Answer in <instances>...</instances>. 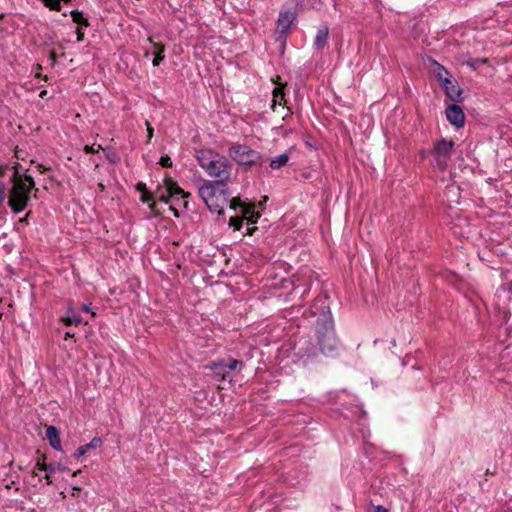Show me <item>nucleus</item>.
Segmentation results:
<instances>
[{"label":"nucleus","mask_w":512,"mask_h":512,"mask_svg":"<svg viewBox=\"0 0 512 512\" xmlns=\"http://www.w3.org/2000/svg\"><path fill=\"white\" fill-rule=\"evenodd\" d=\"M45 7L52 11H61V4L59 0H41Z\"/></svg>","instance_id":"nucleus-27"},{"label":"nucleus","mask_w":512,"mask_h":512,"mask_svg":"<svg viewBox=\"0 0 512 512\" xmlns=\"http://www.w3.org/2000/svg\"><path fill=\"white\" fill-rule=\"evenodd\" d=\"M44 460H45V456H42V460L39 459L36 462L35 469H37L39 471H45V479H46L48 485L52 484L51 476L55 473V471L64 472V471L68 470L67 467L61 465L60 463L59 464H54V463L46 464L44 462Z\"/></svg>","instance_id":"nucleus-8"},{"label":"nucleus","mask_w":512,"mask_h":512,"mask_svg":"<svg viewBox=\"0 0 512 512\" xmlns=\"http://www.w3.org/2000/svg\"><path fill=\"white\" fill-rule=\"evenodd\" d=\"M294 20L295 14L292 11H281L276 22L277 31L280 32L281 34H286L289 31Z\"/></svg>","instance_id":"nucleus-10"},{"label":"nucleus","mask_w":512,"mask_h":512,"mask_svg":"<svg viewBox=\"0 0 512 512\" xmlns=\"http://www.w3.org/2000/svg\"><path fill=\"white\" fill-rule=\"evenodd\" d=\"M314 308L321 310L315 323V337L319 351L325 356L334 357L338 354L340 341L335 332L334 319L326 296L318 297Z\"/></svg>","instance_id":"nucleus-1"},{"label":"nucleus","mask_w":512,"mask_h":512,"mask_svg":"<svg viewBox=\"0 0 512 512\" xmlns=\"http://www.w3.org/2000/svg\"><path fill=\"white\" fill-rule=\"evenodd\" d=\"M458 190L459 188L455 185H449L446 187V191H445V194L446 195H454V196H458Z\"/></svg>","instance_id":"nucleus-31"},{"label":"nucleus","mask_w":512,"mask_h":512,"mask_svg":"<svg viewBox=\"0 0 512 512\" xmlns=\"http://www.w3.org/2000/svg\"><path fill=\"white\" fill-rule=\"evenodd\" d=\"M446 118L451 125L461 128L465 124V115L462 108L457 104H450L445 110Z\"/></svg>","instance_id":"nucleus-7"},{"label":"nucleus","mask_w":512,"mask_h":512,"mask_svg":"<svg viewBox=\"0 0 512 512\" xmlns=\"http://www.w3.org/2000/svg\"><path fill=\"white\" fill-rule=\"evenodd\" d=\"M70 15L72 17L73 22L79 25L78 27H88L90 25L88 19L84 17L83 12L78 10H72L70 11Z\"/></svg>","instance_id":"nucleus-24"},{"label":"nucleus","mask_w":512,"mask_h":512,"mask_svg":"<svg viewBox=\"0 0 512 512\" xmlns=\"http://www.w3.org/2000/svg\"><path fill=\"white\" fill-rule=\"evenodd\" d=\"M228 155L239 166L249 169L253 166L263 164V155L245 144H235L229 147Z\"/></svg>","instance_id":"nucleus-5"},{"label":"nucleus","mask_w":512,"mask_h":512,"mask_svg":"<svg viewBox=\"0 0 512 512\" xmlns=\"http://www.w3.org/2000/svg\"><path fill=\"white\" fill-rule=\"evenodd\" d=\"M159 164L162 165L163 167L170 168L172 167V160L168 155H163L160 158Z\"/></svg>","instance_id":"nucleus-30"},{"label":"nucleus","mask_w":512,"mask_h":512,"mask_svg":"<svg viewBox=\"0 0 512 512\" xmlns=\"http://www.w3.org/2000/svg\"><path fill=\"white\" fill-rule=\"evenodd\" d=\"M77 42H82L84 40V31L82 27L76 28Z\"/></svg>","instance_id":"nucleus-34"},{"label":"nucleus","mask_w":512,"mask_h":512,"mask_svg":"<svg viewBox=\"0 0 512 512\" xmlns=\"http://www.w3.org/2000/svg\"><path fill=\"white\" fill-rule=\"evenodd\" d=\"M137 189H138V191H140L142 194L147 192V190H146V185H145L144 183H138V184H137Z\"/></svg>","instance_id":"nucleus-37"},{"label":"nucleus","mask_w":512,"mask_h":512,"mask_svg":"<svg viewBox=\"0 0 512 512\" xmlns=\"http://www.w3.org/2000/svg\"><path fill=\"white\" fill-rule=\"evenodd\" d=\"M242 216L247 219L248 224H255L259 219L260 214L254 210L253 206L247 205L242 208Z\"/></svg>","instance_id":"nucleus-23"},{"label":"nucleus","mask_w":512,"mask_h":512,"mask_svg":"<svg viewBox=\"0 0 512 512\" xmlns=\"http://www.w3.org/2000/svg\"><path fill=\"white\" fill-rule=\"evenodd\" d=\"M102 445V439L100 437H94L89 443L78 447L74 453L76 459L84 456L89 450L97 449Z\"/></svg>","instance_id":"nucleus-17"},{"label":"nucleus","mask_w":512,"mask_h":512,"mask_svg":"<svg viewBox=\"0 0 512 512\" xmlns=\"http://www.w3.org/2000/svg\"><path fill=\"white\" fill-rule=\"evenodd\" d=\"M5 199V184L4 182L0 179V205L2 204V202L4 201Z\"/></svg>","instance_id":"nucleus-35"},{"label":"nucleus","mask_w":512,"mask_h":512,"mask_svg":"<svg viewBox=\"0 0 512 512\" xmlns=\"http://www.w3.org/2000/svg\"><path fill=\"white\" fill-rule=\"evenodd\" d=\"M50 59L52 61V64H54L56 62V59H57V54L55 51H51L50 52Z\"/></svg>","instance_id":"nucleus-39"},{"label":"nucleus","mask_w":512,"mask_h":512,"mask_svg":"<svg viewBox=\"0 0 512 512\" xmlns=\"http://www.w3.org/2000/svg\"><path fill=\"white\" fill-rule=\"evenodd\" d=\"M329 29L327 26L320 28L316 34L314 46L317 50H322L328 41Z\"/></svg>","instance_id":"nucleus-18"},{"label":"nucleus","mask_w":512,"mask_h":512,"mask_svg":"<svg viewBox=\"0 0 512 512\" xmlns=\"http://www.w3.org/2000/svg\"><path fill=\"white\" fill-rule=\"evenodd\" d=\"M101 148H102V147H101V145H98V147H97V148H95V147H94V145H92V146L86 145V146L84 147V151H85V153H87V154H92V153L98 152V151H99V149H101Z\"/></svg>","instance_id":"nucleus-32"},{"label":"nucleus","mask_w":512,"mask_h":512,"mask_svg":"<svg viewBox=\"0 0 512 512\" xmlns=\"http://www.w3.org/2000/svg\"><path fill=\"white\" fill-rule=\"evenodd\" d=\"M73 336H74V334H72V333H70V332H67V333L65 334V339L70 338V337H73Z\"/></svg>","instance_id":"nucleus-43"},{"label":"nucleus","mask_w":512,"mask_h":512,"mask_svg":"<svg viewBox=\"0 0 512 512\" xmlns=\"http://www.w3.org/2000/svg\"><path fill=\"white\" fill-rule=\"evenodd\" d=\"M319 353L320 351L318 346L314 347L312 345H309L306 348L299 349V356L305 364L313 363L314 361H316Z\"/></svg>","instance_id":"nucleus-14"},{"label":"nucleus","mask_w":512,"mask_h":512,"mask_svg":"<svg viewBox=\"0 0 512 512\" xmlns=\"http://www.w3.org/2000/svg\"><path fill=\"white\" fill-rule=\"evenodd\" d=\"M8 169V166L5 165V166H0V178L1 177H4L5 174H6V170Z\"/></svg>","instance_id":"nucleus-38"},{"label":"nucleus","mask_w":512,"mask_h":512,"mask_svg":"<svg viewBox=\"0 0 512 512\" xmlns=\"http://www.w3.org/2000/svg\"><path fill=\"white\" fill-rule=\"evenodd\" d=\"M148 141L153 137L154 129L148 121H146Z\"/></svg>","instance_id":"nucleus-36"},{"label":"nucleus","mask_w":512,"mask_h":512,"mask_svg":"<svg viewBox=\"0 0 512 512\" xmlns=\"http://www.w3.org/2000/svg\"><path fill=\"white\" fill-rule=\"evenodd\" d=\"M67 316L62 318V322L66 326L70 325H79L81 323L87 324L88 321H84V319L79 315V313L72 307L68 306L66 310Z\"/></svg>","instance_id":"nucleus-16"},{"label":"nucleus","mask_w":512,"mask_h":512,"mask_svg":"<svg viewBox=\"0 0 512 512\" xmlns=\"http://www.w3.org/2000/svg\"><path fill=\"white\" fill-rule=\"evenodd\" d=\"M290 155L288 152H284L270 160L269 166L273 170L281 169L282 167L286 166L289 162Z\"/></svg>","instance_id":"nucleus-19"},{"label":"nucleus","mask_w":512,"mask_h":512,"mask_svg":"<svg viewBox=\"0 0 512 512\" xmlns=\"http://www.w3.org/2000/svg\"><path fill=\"white\" fill-rule=\"evenodd\" d=\"M380 487L376 485H372L369 499V507L367 512H384V506L379 503L377 496H381Z\"/></svg>","instance_id":"nucleus-13"},{"label":"nucleus","mask_w":512,"mask_h":512,"mask_svg":"<svg viewBox=\"0 0 512 512\" xmlns=\"http://www.w3.org/2000/svg\"><path fill=\"white\" fill-rule=\"evenodd\" d=\"M20 164L16 163L12 167L13 174L10 177L12 187L9 190L8 206L13 213L19 214L26 209L30 201V193L32 190L38 191L35 188V181L31 175H20Z\"/></svg>","instance_id":"nucleus-2"},{"label":"nucleus","mask_w":512,"mask_h":512,"mask_svg":"<svg viewBox=\"0 0 512 512\" xmlns=\"http://www.w3.org/2000/svg\"><path fill=\"white\" fill-rule=\"evenodd\" d=\"M152 200L153 197L150 194H148V192L143 193L141 195V201L143 203H149V208L151 209V211L156 212V202Z\"/></svg>","instance_id":"nucleus-28"},{"label":"nucleus","mask_w":512,"mask_h":512,"mask_svg":"<svg viewBox=\"0 0 512 512\" xmlns=\"http://www.w3.org/2000/svg\"><path fill=\"white\" fill-rule=\"evenodd\" d=\"M433 72H434L435 77L438 79V81L441 84H443L445 82L447 84H450L451 76H450L448 70L444 66L435 62V68H434Z\"/></svg>","instance_id":"nucleus-20"},{"label":"nucleus","mask_w":512,"mask_h":512,"mask_svg":"<svg viewBox=\"0 0 512 512\" xmlns=\"http://www.w3.org/2000/svg\"><path fill=\"white\" fill-rule=\"evenodd\" d=\"M149 56H150V52L146 51L145 54H144V57L148 58Z\"/></svg>","instance_id":"nucleus-45"},{"label":"nucleus","mask_w":512,"mask_h":512,"mask_svg":"<svg viewBox=\"0 0 512 512\" xmlns=\"http://www.w3.org/2000/svg\"><path fill=\"white\" fill-rule=\"evenodd\" d=\"M195 158L213 181H230L233 165L226 156L212 149H200L196 151Z\"/></svg>","instance_id":"nucleus-3"},{"label":"nucleus","mask_w":512,"mask_h":512,"mask_svg":"<svg viewBox=\"0 0 512 512\" xmlns=\"http://www.w3.org/2000/svg\"><path fill=\"white\" fill-rule=\"evenodd\" d=\"M229 181L203 180L198 186V194L212 213L221 215L228 204L231 193L228 188Z\"/></svg>","instance_id":"nucleus-4"},{"label":"nucleus","mask_w":512,"mask_h":512,"mask_svg":"<svg viewBox=\"0 0 512 512\" xmlns=\"http://www.w3.org/2000/svg\"><path fill=\"white\" fill-rule=\"evenodd\" d=\"M176 195H181L183 199L188 198L190 196V193L185 192L182 188H180L177 183L173 181H169L167 184L166 192L161 193L158 195V200L168 204L171 197H174Z\"/></svg>","instance_id":"nucleus-9"},{"label":"nucleus","mask_w":512,"mask_h":512,"mask_svg":"<svg viewBox=\"0 0 512 512\" xmlns=\"http://www.w3.org/2000/svg\"><path fill=\"white\" fill-rule=\"evenodd\" d=\"M257 228L255 226L247 228V234L252 235Z\"/></svg>","instance_id":"nucleus-41"},{"label":"nucleus","mask_w":512,"mask_h":512,"mask_svg":"<svg viewBox=\"0 0 512 512\" xmlns=\"http://www.w3.org/2000/svg\"><path fill=\"white\" fill-rule=\"evenodd\" d=\"M81 310L86 313H90L92 317L95 316V313L91 309V304L84 303L81 305Z\"/></svg>","instance_id":"nucleus-33"},{"label":"nucleus","mask_w":512,"mask_h":512,"mask_svg":"<svg viewBox=\"0 0 512 512\" xmlns=\"http://www.w3.org/2000/svg\"><path fill=\"white\" fill-rule=\"evenodd\" d=\"M441 85H442V88H443L446 96L451 101L459 102L461 100V95H462L463 91L455 80L450 79V84H447L445 82Z\"/></svg>","instance_id":"nucleus-11"},{"label":"nucleus","mask_w":512,"mask_h":512,"mask_svg":"<svg viewBox=\"0 0 512 512\" xmlns=\"http://www.w3.org/2000/svg\"><path fill=\"white\" fill-rule=\"evenodd\" d=\"M150 43L155 49V51L153 52L154 58H153L152 64H153V66H159L160 63L165 58V55H164L165 47L162 44L153 42L151 39H150Z\"/></svg>","instance_id":"nucleus-21"},{"label":"nucleus","mask_w":512,"mask_h":512,"mask_svg":"<svg viewBox=\"0 0 512 512\" xmlns=\"http://www.w3.org/2000/svg\"><path fill=\"white\" fill-rule=\"evenodd\" d=\"M242 223H243V218L238 217V216L231 217L229 220V225L231 227H234L235 230H240L242 227Z\"/></svg>","instance_id":"nucleus-29"},{"label":"nucleus","mask_w":512,"mask_h":512,"mask_svg":"<svg viewBox=\"0 0 512 512\" xmlns=\"http://www.w3.org/2000/svg\"><path fill=\"white\" fill-rule=\"evenodd\" d=\"M170 210H171V212L173 213V215L175 217H179V212H178V210L175 207L170 206Z\"/></svg>","instance_id":"nucleus-40"},{"label":"nucleus","mask_w":512,"mask_h":512,"mask_svg":"<svg viewBox=\"0 0 512 512\" xmlns=\"http://www.w3.org/2000/svg\"><path fill=\"white\" fill-rule=\"evenodd\" d=\"M285 104V93L282 85H278L273 90V99L271 108L274 110L276 105H284Z\"/></svg>","instance_id":"nucleus-22"},{"label":"nucleus","mask_w":512,"mask_h":512,"mask_svg":"<svg viewBox=\"0 0 512 512\" xmlns=\"http://www.w3.org/2000/svg\"><path fill=\"white\" fill-rule=\"evenodd\" d=\"M46 437L49 441L50 446L53 449L57 451H62L59 430L55 426L50 425L47 427Z\"/></svg>","instance_id":"nucleus-15"},{"label":"nucleus","mask_w":512,"mask_h":512,"mask_svg":"<svg viewBox=\"0 0 512 512\" xmlns=\"http://www.w3.org/2000/svg\"><path fill=\"white\" fill-rule=\"evenodd\" d=\"M299 286L294 288L295 293H298Z\"/></svg>","instance_id":"nucleus-46"},{"label":"nucleus","mask_w":512,"mask_h":512,"mask_svg":"<svg viewBox=\"0 0 512 512\" xmlns=\"http://www.w3.org/2000/svg\"><path fill=\"white\" fill-rule=\"evenodd\" d=\"M47 94V91L46 90H43L41 93H40V97L41 98H44V96H46Z\"/></svg>","instance_id":"nucleus-44"},{"label":"nucleus","mask_w":512,"mask_h":512,"mask_svg":"<svg viewBox=\"0 0 512 512\" xmlns=\"http://www.w3.org/2000/svg\"><path fill=\"white\" fill-rule=\"evenodd\" d=\"M224 366L227 368L228 374L236 369H242L244 367V362L237 359H228L224 360Z\"/></svg>","instance_id":"nucleus-25"},{"label":"nucleus","mask_w":512,"mask_h":512,"mask_svg":"<svg viewBox=\"0 0 512 512\" xmlns=\"http://www.w3.org/2000/svg\"><path fill=\"white\" fill-rule=\"evenodd\" d=\"M228 204H229L230 209H232L234 211H237L238 209H240L241 213H242V208L247 206L242 203V201L239 197L231 198V196L229 197Z\"/></svg>","instance_id":"nucleus-26"},{"label":"nucleus","mask_w":512,"mask_h":512,"mask_svg":"<svg viewBox=\"0 0 512 512\" xmlns=\"http://www.w3.org/2000/svg\"><path fill=\"white\" fill-rule=\"evenodd\" d=\"M206 369H209L219 382L224 381L228 375L227 368L224 366V359L211 362L206 366Z\"/></svg>","instance_id":"nucleus-12"},{"label":"nucleus","mask_w":512,"mask_h":512,"mask_svg":"<svg viewBox=\"0 0 512 512\" xmlns=\"http://www.w3.org/2000/svg\"><path fill=\"white\" fill-rule=\"evenodd\" d=\"M308 291H309V288H307V287L303 288V290L300 292L301 296H304V294H306Z\"/></svg>","instance_id":"nucleus-42"},{"label":"nucleus","mask_w":512,"mask_h":512,"mask_svg":"<svg viewBox=\"0 0 512 512\" xmlns=\"http://www.w3.org/2000/svg\"><path fill=\"white\" fill-rule=\"evenodd\" d=\"M454 143L447 139L437 141L430 151V163L433 167L443 171L448 167V163L453 154Z\"/></svg>","instance_id":"nucleus-6"}]
</instances>
